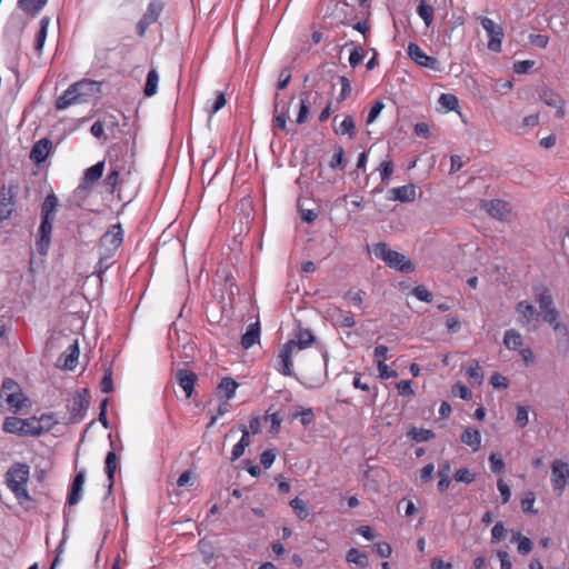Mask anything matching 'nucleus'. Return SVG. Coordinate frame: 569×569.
<instances>
[{
	"label": "nucleus",
	"mask_w": 569,
	"mask_h": 569,
	"mask_svg": "<svg viewBox=\"0 0 569 569\" xmlns=\"http://www.w3.org/2000/svg\"><path fill=\"white\" fill-rule=\"evenodd\" d=\"M0 399L4 401L8 410L13 413L31 406L30 399L24 395L22 388L11 378H6L2 381Z\"/></svg>",
	"instance_id": "4"
},
{
	"label": "nucleus",
	"mask_w": 569,
	"mask_h": 569,
	"mask_svg": "<svg viewBox=\"0 0 569 569\" xmlns=\"http://www.w3.org/2000/svg\"><path fill=\"white\" fill-rule=\"evenodd\" d=\"M346 560L350 563H355L360 568H366L369 565L368 556L357 548L348 550Z\"/></svg>",
	"instance_id": "36"
},
{
	"label": "nucleus",
	"mask_w": 569,
	"mask_h": 569,
	"mask_svg": "<svg viewBox=\"0 0 569 569\" xmlns=\"http://www.w3.org/2000/svg\"><path fill=\"white\" fill-rule=\"evenodd\" d=\"M58 199L51 193L48 194L41 206V218H53L57 210Z\"/></svg>",
	"instance_id": "37"
},
{
	"label": "nucleus",
	"mask_w": 569,
	"mask_h": 569,
	"mask_svg": "<svg viewBox=\"0 0 569 569\" xmlns=\"http://www.w3.org/2000/svg\"><path fill=\"white\" fill-rule=\"evenodd\" d=\"M455 479L458 482L471 483L475 481L476 475L467 468H460L455 473Z\"/></svg>",
	"instance_id": "50"
},
{
	"label": "nucleus",
	"mask_w": 569,
	"mask_h": 569,
	"mask_svg": "<svg viewBox=\"0 0 569 569\" xmlns=\"http://www.w3.org/2000/svg\"><path fill=\"white\" fill-rule=\"evenodd\" d=\"M84 480H86V471L81 470V471L77 472V475L74 476V478L72 480L70 491L67 497V502L70 506L77 505L81 500Z\"/></svg>",
	"instance_id": "18"
},
{
	"label": "nucleus",
	"mask_w": 569,
	"mask_h": 569,
	"mask_svg": "<svg viewBox=\"0 0 569 569\" xmlns=\"http://www.w3.org/2000/svg\"><path fill=\"white\" fill-rule=\"evenodd\" d=\"M393 169H395V164L391 160H386L380 163V166L378 167V171L380 173L381 181L383 183L387 184L389 182V180L393 173Z\"/></svg>",
	"instance_id": "46"
},
{
	"label": "nucleus",
	"mask_w": 569,
	"mask_h": 569,
	"mask_svg": "<svg viewBox=\"0 0 569 569\" xmlns=\"http://www.w3.org/2000/svg\"><path fill=\"white\" fill-rule=\"evenodd\" d=\"M226 97L222 92L218 91L216 94V99L212 102V104L209 107V112L211 114L217 113L219 110H221L226 106Z\"/></svg>",
	"instance_id": "56"
},
{
	"label": "nucleus",
	"mask_w": 569,
	"mask_h": 569,
	"mask_svg": "<svg viewBox=\"0 0 569 569\" xmlns=\"http://www.w3.org/2000/svg\"><path fill=\"white\" fill-rule=\"evenodd\" d=\"M516 415V425L519 428H525L529 423V409L526 406L518 405Z\"/></svg>",
	"instance_id": "47"
},
{
	"label": "nucleus",
	"mask_w": 569,
	"mask_h": 569,
	"mask_svg": "<svg viewBox=\"0 0 569 569\" xmlns=\"http://www.w3.org/2000/svg\"><path fill=\"white\" fill-rule=\"evenodd\" d=\"M535 501L536 496L533 492L529 491L525 493V496L521 499L522 511L527 513H537V510L533 509Z\"/></svg>",
	"instance_id": "49"
},
{
	"label": "nucleus",
	"mask_w": 569,
	"mask_h": 569,
	"mask_svg": "<svg viewBox=\"0 0 569 569\" xmlns=\"http://www.w3.org/2000/svg\"><path fill=\"white\" fill-rule=\"evenodd\" d=\"M289 505L300 520L307 519L310 515L307 503L300 498L292 499Z\"/></svg>",
	"instance_id": "42"
},
{
	"label": "nucleus",
	"mask_w": 569,
	"mask_h": 569,
	"mask_svg": "<svg viewBox=\"0 0 569 569\" xmlns=\"http://www.w3.org/2000/svg\"><path fill=\"white\" fill-rule=\"evenodd\" d=\"M30 467L26 463H14L6 472V483L11 492L14 495L19 505L23 506L30 502L32 498L27 490V482L29 480Z\"/></svg>",
	"instance_id": "1"
},
{
	"label": "nucleus",
	"mask_w": 569,
	"mask_h": 569,
	"mask_svg": "<svg viewBox=\"0 0 569 569\" xmlns=\"http://www.w3.org/2000/svg\"><path fill=\"white\" fill-rule=\"evenodd\" d=\"M412 295L420 301L431 302L432 295L423 286H417L412 289Z\"/></svg>",
	"instance_id": "52"
},
{
	"label": "nucleus",
	"mask_w": 569,
	"mask_h": 569,
	"mask_svg": "<svg viewBox=\"0 0 569 569\" xmlns=\"http://www.w3.org/2000/svg\"><path fill=\"white\" fill-rule=\"evenodd\" d=\"M461 441L476 452L481 446V433L478 429L468 427L461 433Z\"/></svg>",
	"instance_id": "27"
},
{
	"label": "nucleus",
	"mask_w": 569,
	"mask_h": 569,
	"mask_svg": "<svg viewBox=\"0 0 569 569\" xmlns=\"http://www.w3.org/2000/svg\"><path fill=\"white\" fill-rule=\"evenodd\" d=\"M516 312L519 316V323L522 327L529 326L531 321L536 318V309L527 300H522L517 303Z\"/></svg>",
	"instance_id": "25"
},
{
	"label": "nucleus",
	"mask_w": 569,
	"mask_h": 569,
	"mask_svg": "<svg viewBox=\"0 0 569 569\" xmlns=\"http://www.w3.org/2000/svg\"><path fill=\"white\" fill-rule=\"evenodd\" d=\"M103 170V161H99L92 167L86 169L83 179L81 183L78 186L76 192H87L89 190L90 184L97 182L102 177Z\"/></svg>",
	"instance_id": "15"
},
{
	"label": "nucleus",
	"mask_w": 569,
	"mask_h": 569,
	"mask_svg": "<svg viewBox=\"0 0 569 569\" xmlns=\"http://www.w3.org/2000/svg\"><path fill=\"white\" fill-rule=\"evenodd\" d=\"M489 463L493 473H501L505 469V462L498 453H491L489 456Z\"/></svg>",
	"instance_id": "51"
},
{
	"label": "nucleus",
	"mask_w": 569,
	"mask_h": 569,
	"mask_svg": "<svg viewBox=\"0 0 569 569\" xmlns=\"http://www.w3.org/2000/svg\"><path fill=\"white\" fill-rule=\"evenodd\" d=\"M408 57L418 66L435 71L440 70V63L435 57L428 56L417 43L410 42L407 48Z\"/></svg>",
	"instance_id": "12"
},
{
	"label": "nucleus",
	"mask_w": 569,
	"mask_h": 569,
	"mask_svg": "<svg viewBox=\"0 0 569 569\" xmlns=\"http://www.w3.org/2000/svg\"><path fill=\"white\" fill-rule=\"evenodd\" d=\"M343 156H345V150L342 147H337L336 148V151H335V154L329 163V167L331 169H337V168H340L342 167V161H343Z\"/></svg>",
	"instance_id": "63"
},
{
	"label": "nucleus",
	"mask_w": 569,
	"mask_h": 569,
	"mask_svg": "<svg viewBox=\"0 0 569 569\" xmlns=\"http://www.w3.org/2000/svg\"><path fill=\"white\" fill-rule=\"evenodd\" d=\"M52 221H53V218H41V223L39 227L40 239L37 243L38 251L40 253H46L47 249L49 247L50 237H51V232H52Z\"/></svg>",
	"instance_id": "23"
},
{
	"label": "nucleus",
	"mask_w": 569,
	"mask_h": 569,
	"mask_svg": "<svg viewBox=\"0 0 569 569\" xmlns=\"http://www.w3.org/2000/svg\"><path fill=\"white\" fill-rule=\"evenodd\" d=\"M176 379L178 385L184 391L186 397L190 398L192 396L194 385L198 380L197 375L187 369H178L176 371Z\"/></svg>",
	"instance_id": "17"
},
{
	"label": "nucleus",
	"mask_w": 569,
	"mask_h": 569,
	"mask_svg": "<svg viewBox=\"0 0 569 569\" xmlns=\"http://www.w3.org/2000/svg\"><path fill=\"white\" fill-rule=\"evenodd\" d=\"M439 102L449 110H453L458 106V99L449 93H442L439 98Z\"/></svg>",
	"instance_id": "57"
},
{
	"label": "nucleus",
	"mask_w": 569,
	"mask_h": 569,
	"mask_svg": "<svg viewBox=\"0 0 569 569\" xmlns=\"http://www.w3.org/2000/svg\"><path fill=\"white\" fill-rule=\"evenodd\" d=\"M298 352L295 349L293 342H286L280 349L278 358L280 359V367L278 371L283 376L291 377L293 375L292 371V356Z\"/></svg>",
	"instance_id": "14"
},
{
	"label": "nucleus",
	"mask_w": 569,
	"mask_h": 569,
	"mask_svg": "<svg viewBox=\"0 0 569 569\" xmlns=\"http://www.w3.org/2000/svg\"><path fill=\"white\" fill-rule=\"evenodd\" d=\"M480 23L489 38L488 49L492 52H500L502 40L505 37L502 27L497 24L492 19L487 17L480 18Z\"/></svg>",
	"instance_id": "8"
},
{
	"label": "nucleus",
	"mask_w": 569,
	"mask_h": 569,
	"mask_svg": "<svg viewBox=\"0 0 569 569\" xmlns=\"http://www.w3.org/2000/svg\"><path fill=\"white\" fill-rule=\"evenodd\" d=\"M408 436L416 442H425L433 439L435 433L431 430L423 428H412Z\"/></svg>",
	"instance_id": "44"
},
{
	"label": "nucleus",
	"mask_w": 569,
	"mask_h": 569,
	"mask_svg": "<svg viewBox=\"0 0 569 569\" xmlns=\"http://www.w3.org/2000/svg\"><path fill=\"white\" fill-rule=\"evenodd\" d=\"M365 57V51L363 49L358 46V47H355L353 50L350 52V56H349V63L351 67H356L358 66L362 59Z\"/></svg>",
	"instance_id": "55"
},
{
	"label": "nucleus",
	"mask_w": 569,
	"mask_h": 569,
	"mask_svg": "<svg viewBox=\"0 0 569 569\" xmlns=\"http://www.w3.org/2000/svg\"><path fill=\"white\" fill-rule=\"evenodd\" d=\"M46 4H40L39 0H18V7L32 17L39 14Z\"/></svg>",
	"instance_id": "40"
},
{
	"label": "nucleus",
	"mask_w": 569,
	"mask_h": 569,
	"mask_svg": "<svg viewBox=\"0 0 569 569\" xmlns=\"http://www.w3.org/2000/svg\"><path fill=\"white\" fill-rule=\"evenodd\" d=\"M315 341L313 333L308 329H299L296 333V338L288 342H293L295 349L300 351L308 348Z\"/></svg>",
	"instance_id": "29"
},
{
	"label": "nucleus",
	"mask_w": 569,
	"mask_h": 569,
	"mask_svg": "<svg viewBox=\"0 0 569 569\" xmlns=\"http://www.w3.org/2000/svg\"><path fill=\"white\" fill-rule=\"evenodd\" d=\"M533 292L541 313L556 308L550 291L546 286L535 287Z\"/></svg>",
	"instance_id": "24"
},
{
	"label": "nucleus",
	"mask_w": 569,
	"mask_h": 569,
	"mask_svg": "<svg viewBox=\"0 0 569 569\" xmlns=\"http://www.w3.org/2000/svg\"><path fill=\"white\" fill-rule=\"evenodd\" d=\"M163 8L164 3L161 0H151L148 3L147 11L142 17L149 20L150 22L154 23L159 19Z\"/></svg>",
	"instance_id": "34"
},
{
	"label": "nucleus",
	"mask_w": 569,
	"mask_h": 569,
	"mask_svg": "<svg viewBox=\"0 0 569 569\" xmlns=\"http://www.w3.org/2000/svg\"><path fill=\"white\" fill-rule=\"evenodd\" d=\"M569 479V465L560 459L551 462V486L553 491L561 496Z\"/></svg>",
	"instance_id": "6"
},
{
	"label": "nucleus",
	"mask_w": 569,
	"mask_h": 569,
	"mask_svg": "<svg viewBox=\"0 0 569 569\" xmlns=\"http://www.w3.org/2000/svg\"><path fill=\"white\" fill-rule=\"evenodd\" d=\"M79 355H80V350H79L78 341L76 340L59 357L58 362L63 369L73 370L78 363Z\"/></svg>",
	"instance_id": "20"
},
{
	"label": "nucleus",
	"mask_w": 569,
	"mask_h": 569,
	"mask_svg": "<svg viewBox=\"0 0 569 569\" xmlns=\"http://www.w3.org/2000/svg\"><path fill=\"white\" fill-rule=\"evenodd\" d=\"M356 126L351 116H346L343 120L335 128V133L339 136L348 134L353 138L356 134Z\"/></svg>",
	"instance_id": "38"
},
{
	"label": "nucleus",
	"mask_w": 569,
	"mask_h": 569,
	"mask_svg": "<svg viewBox=\"0 0 569 569\" xmlns=\"http://www.w3.org/2000/svg\"><path fill=\"white\" fill-rule=\"evenodd\" d=\"M48 417L43 416L41 419L31 417L22 419L18 417H7L3 421V431L8 433H14L22 437H37L40 436L46 427L42 426V421Z\"/></svg>",
	"instance_id": "3"
},
{
	"label": "nucleus",
	"mask_w": 569,
	"mask_h": 569,
	"mask_svg": "<svg viewBox=\"0 0 569 569\" xmlns=\"http://www.w3.org/2000/svg\"><path fill=\"white\" fill-rule=\"evenodd\" d=\"M512 541H518V552L528 555L532 550V541L527 537H521L519 532L513 533Z\"/></svg>",
	"instance_id": "45"
},
{
	"label": "nucleus",
	"mask_w": 569,
	"mask_h": 569,
	"mask_svg": "<svg viewBox=\"0 0 569 569\" xmlns=\"http://www.w3.org/2000/svg\"><path fill=\"white\" fill-rule=\"evenodd\" d=\"M383 108L385 103L382 101H376L368 113L367 123H372L379 117Z\"/></svg>",
	"instance_id": "59"
},
{
	"label": "nucleus",
	"mask_w": 569,
	"mask_h": 569,
	"mask_svg": "<svg viewBox=\"0 0 569 569\" xmlns=\"http://www.w3.org/2000/svg\"><path fill=\"white\" fill-rule=\"evenodd\" d=\"M450 472H451V467H450L449 461H443L439 466V469H438V478H439L438 490L440 492H445L449 488V486L451 483Z\"/></svg>",
	"instance_id": "32"
},
{
	"label": "nucleus",
	"mask_w": 569,
	"mask_h": 569,
	"mask_svg": "<svg viewBox=\"0 0 569 569\" xmlns=\"http://www.w3.org/2000/svg\"><path fill=\"white\" fill-rule=\"evenodd\" d=\"M260 338V325L259 322L250 323L247 327V331L241 338V346L243 349L251 348L254 343L259 341Z\"/></svg>",
	"instance_id": "28"
},
{
	"label": "nucleus",
	"mask_w": 569,
	"mask_h": 569,
	"mask_svg": "<svg viewBox=\"0 0 569 569\" xmlns=\"http://www.w3.org/2000/svg\"><path fill=\"white\" fill-rule=\"evenodd\" d=\"M388 355V348L383 345H378L376 348H375V352H373V356H375V362L378 365H381V363H386V360H387V356Z\"/></svg>",
	"instance_id": "60"
},
{
	"label": "nucleus",
	"mask_w": 569,
	"mask_h": 569,
	"mask_svg": "<svg viewBox=\"0 0 569 569\" xmlns=\"http://www.w3.org/2000/svg\"><path fill=\"white\" fill-rule=\"evenodd\" d=\"M452 393L463 400H469L472 396L471 390L463 385H455L452 387Z\"/></svg>",
	"instance_id": "64"
},
{
	"label": "nucleus",
	"mask_w": 569,
	"mask_h": 569,
	"mask_svg": "<svg viewBox=\"0 0 569 569\" xmlns=\"http://www.w3.org/2000/svg\"><path fill=\"white\" fill-rule=\"evenodd\" d=\"M39 24H40V29L36 36L34 50L38 54H41L46 39H47L50 19L48 17H42Z\"/></svg>",
	"instance_id": "31"
},
{
	"label": "nucleus",
	"mask_w": 569,
	"mask_h": 569,
	"mask_svg": "<svg viewBox=\"0 0 569 569\" xmlns=\"http://www.w3.org/2000/svg\"><path fill=\"white\" fill-rule=\"evenodd\" d=\"M16 191L12 186L0 189V221L7 220L14 209Z\"/></svg>",
	"instance_id": "13"
},
{
	"label": "nucleus",
	"mask_w": 569,
	"mask_h": 569,
	"mask_svg": "<svg viewBox=\"0 0 569 569\" xmlns=\"http://www.w3.org/2000/svg\"><path fill=\"white\" fill-rule=\"evenodd\" d=\"M466 375L471 383L480 385L483 380V375L478 362H476L475 366L469 367Z\"/></svg>",
	"instance_id": "48"
},
{
	"label": "nucleus",
	"mask_w": 569,
	"mask_h": 569,
	"mask_svg": "<svg viewBox=\"0 0 569 569\" xmlns=\"http://www.w3.org/2000/svg\"><path fill=\"white\" fill-rule=\"evenodd\" d=\"M372 252L376 258L386 262L392 269L410 273L415 270L412 262L402 253L391 250L387 243L378 242L372 246Z\"/></svg>",
	"instance_id": "5"
},
{
	"label": "nucleus",
	"mask_w": 569,
	"mask_h": 569,
	"mask_svg": "<svg viewBox=\"0 0 569 569\" xmlns=\"http://www.w3.org/2000/svg\"><path fill=\"white\" fill-rule=\"evenodd\" d=\"M97 82L91 80H81L71 84L58 99L56 100V108L64 110L71 106L84 103L88 101L96 90Z\"/></svg>",
	"instance_id": "2"
},
{
	"label": "nucleus",
	"mask_w": 569,
	"mask_h": 569,
	"mask_svg": "<svg viewBox=\"0 0 569 569\" xmlns=\"http://www.w3.org/2000/svg\"><path fill=\"white\" fill-rule=\"evenodd\" d=\"M389 200L412 202L416 199V188L412 184L396 187L389 190Z\"/></svg>",
	"instance_id": "22"
},
{
	"label": "nucleus",
	"mask_w": 569,
	"mask_h": 569,
	"mask_svg": "<svg viewBox=\"0 0 569 569\" xmlns=\"http://www.w3.org/2000/svg\"><path fill=\"white\" fill-rule=\"evenodd\" d=\"M89 408V392L87 389L79 391L72 399L68 407L70 413V421L72 423L80 422Z\"/></svg>",
	"instance_id": "10"
},
{
	"label": "nucleus",
	"mask_w": 569,
	"mask_h": 569,
	"mask_svg": "<svg viewBox=\"0 0 569 569\" xmlns=\"http://www.w3.org/2000/svg\"><path fill=\"white\" fill-rule=\"evenodd\" d=\"M522 342L521 333L515 329H509L503 335V345L509 350H517L522 346Z\"/></svg>",
	"instance_id": "33"
},
{
	"label": "nucleus",
	"mask_w": 569,
	"mask_h": 569,
	"mask_svg": "<svg viewBox=\"0 0 569 569\" xmlns=\"http://www.w3.org/2000/svg\"><path fill=\"white\" fill-rule=\"evenodd\" d=\"M486 211L495 219L506 221L509 219L511 211L510 204L507 201L495 199L483 203Z\"/></svg>",
	"instance_id": "16"
},
{
	"label": "nucleus",
	"mask_w": 569,
	"mask_h": 569,
	"mask_svg": "<svg viewBox=\"0 0 569 569\" xmlns=\"http://www.w3.org/2000/svg\"><path fill=\"white\" fill-rule=\"evenodd\" d=\"M506 537V529L502 522H497L491 529V539L493 542L501 541Z\"/></svg>",
	"instance_id": "62"
},
{
	"label": "nucleus",
	"mask_w": 569,
	"mask_h": 569,
	"mask_svg": "<svg viewBox=\"0 0 569 569\" xmlns=\"http://www.w3.org/2000/svg\"><path fill=\"white\" fill-rule=\"evenodd\" d=\"M119 149H121V148L113 146L109 151L110 171L107 174V177L104 178L103 183L110 192H114L117 186L123 181V174L126 171V168L122 163H120L118 160L117 161L112 160L113 154H116Z\"/></svg>",
	"instance_id": "7"
},
{
	"label": "nucleus",
	"mask_w": 569,
	"mask_h": 569,
	"mask_svg": "<svg viewBox=\"0 0 569 569\" xmlns=\"http://www.w3.org/2000/svg\"><path fill=\"white\" fill-rule=\"evenodd\" d=\"M397 391L400 396H413L412 383L410 380H401L396 386Z\"/></svg>",
	"instance_id": "58"
},
{
	"label": "nucleus",
	"mask_w": 569,
	"mask_h": 569,
	"mask_svg": "<svg viewBox=\"0 0 569 569\" xmlns=\"http://www.w3.org/2000/svg\"><path fill=\"white\" fill-rule=\"evenodd\" d=\"M318 96V92H302L300 96V103H299V113L296 119V123L302 124L308 120L309 116V106L311 103V100H316V97Z\"/></svg>",
	"instance_id": "26"
},
{
	"label": "nucleus",
	"mask_w": 569,
	"mask_h": 569,
	"mask_svg": "<svg viewBox=\"0 0 569 569\" xmlns=\"http://www.w3.org/2000/svg\"><path fill=\"white\" fill-rule=\"evenodd\" d=\"M237 388L238 383L229 377L223 378L218 386L219 392L224 395L227 401L234 397Z\"/></svg>",
	"instance_id": "39"
},
{
	"label": "nucleus",
	"mask_w": 569,
	"mask_h": 569,
	"mask_svg": "<svg viewBox=\"0 0 569 569\" xmlns=\"http://www.w3.org/2000/svg\"><path fill=\"white\" fill-rule=\"evenodd\" d=\"M123 242V230L119 223L112 224L103 233L100 239V247L106 250L108 254L117 251Z\"/></svg>",
	"instance_id": "9"
},
{
	"label": "nucleus",
	"mask_w": 569,
	"mask_h": 569,
	"mask_svg": "<svg viewBox=\"0 0 569 569\" xmlns=\"http://www.w3.org/2000/svg\"><path fill=\"white\" fill-rule=\"evenodd\" d=\"M51 149L52 142L47 138H42L33 144L30 151V159L36 164L42 163L48 158Z\"/></svg>",
	"instance_id": "19"
},
{
	"label": "nucleus",
	"mask_w": 569,
	"mask_h": 569,
	"mask_svg": "<svg viewBox=\"0 0 569 569\" xmlns=\"http://www.w3.org/2000/svg\"><path fill=\"white\" fill-rule=\"evenodd\" d=\"M328 315L331 318L335 326L341 328H352L355 326V319L349 311H345L338 307L328 309Z\"/></svg>",
	"instance_id": "21"
},
{
	"label": "nucleus",
	"mask_w": 569,
	"mask_h": 569,
	"mask_svg": "<svg viewBox=\"0 0 569 569\" xmlns=\"http://www.w3.org/2000/svg\"><path fill=\"white\" fill-rule=\"evenodd\" d=\"M276 460V453L273 450H264L261 455H260V463L263 466L264 469H269L272 463L274 462Z\"/></svg>",
	"instance_id": "61"
},
{
	"label": "nucleus",
	"mask_w": 569,
	"mask_h": 569,
	"mask_svg": "<svg viewBox=\"0 0 569 569\" xmlns=\"http://www.w3.org/2000/svg\"><path fill=\"white\" fill-rule=\"evenodd\" d=\"M158 83H159V73L156 69H151L147 74V80L144 84V96L146 97H152L158 91Z\"/></svg>",
	"instance_id": "35"
},
{
	"label": "nucleus",
	"mask_w": 569,
	"mask_h": 569,
	"mask_svg": "<svg viewBox=\"0 0 569 569\" xmlns=\"http://www.w3.org/2000/svg\"><path fill=\"white\" fill-rule=\"evenodd\" d=\"M291 80V71L288 67L281 69L280 73H279V78H278V83H277V88L279 90H283L287 88V86L289 84Z\"/></svg>",
	"instance_id": "54"
},
{
	"label": "nucleus",
	"mask_w": 569,
	"mask_h": 569,
	"mask_svg": "<svg viewBox=\"0 0 569 569\" xmlns=\"http://www.w3.org/2000/svg\"><path fill=\"white\" fill-rule=\"evenodd\" d=\"M290 103L278 100V93L276 94V101L273 104V118H272V130L274 133L283 131L287 134L291 130L287 127V120L289 119Z\"/></svg>",
	"instance_id": "11"
},
{
	"label": "nucleus",
	"mask_w": 569,
	"mask_h": 569,
	"mask_svg": "<svg viewBox=\"0 0 569 569\" xmlns=\"http://www.w3.org/2000/svg\"><path fill=\"white\" fill-rule=\"evenodd\" d=\"M497 488L500 492L501 503H508L511 498L510 487L502 479H499L497 482Z\"/></svg>",
	"instance_id": "53"
},
{
	"label": "nucleus",
	"mask_w": 569,
	"mask_h": 569,
	"mask_svg": "<svg viewBox=\"0 0 569 569\" xmlns=\"http://www.w3.org/2000/svg\"><path fill=\"white\" fill-rule=\"evenodd\" d=\"M418 16L423 20L427 27L433 22V8L426 1H421L417 8Z\"/></svg>",
	"instance_id": "41"
},
{
	"label": "nucleus",
	"mask_w": 569,
	"mask_h": 569,
	"mask_svg": "<svg viewBox=\"0 0 569 569\" xmlns=\"http://www.w3.org/2000/svg\"><path fill=\"white\" fill-rule=\"evenodd\" d=\"M540 99L549 107H557L559 106L563 99L560 94L556 93L555 91L550 89H543L540 92Z\"/></svg>",
	"instance_id": "43"
},
{
	"label": "nucleus",
	"mask_w": 569,
	"mask_h": 569,
	"mask_svg": "<svg viewBox=\"0 0 569 569\" xmlns=\"http://www.w3.org/2000/svg\"><path fill=\"white\" fill-rule=\"evenodd\" d=\"M118 465V457L113 451L108 452L106 457V473L108 477V493L111 492L114 483V472Z\"/></svg>",
	"instance_id": "30"
}]
</instances>
